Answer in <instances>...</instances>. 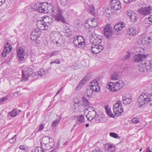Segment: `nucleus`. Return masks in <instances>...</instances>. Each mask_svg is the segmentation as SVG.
Here are the masks:
<instances>
[{
	"label": "nucleus",
	"mask_w": 152,
	"mask_h": 152,
	"mask_svg": "<svg viewBox=\"0 0 152 152\" xmlns=\"http://www.w3.org/2000/svg\"><path fill=\"white\" fill-rule=\"evenodd\" d=\"M49 19L48 16H46L43 20H39L37 22V26L38 28L40 30H46L48 28V26L50 24V22L45 21L46 20Z\"/></svg>",
	"instance_id": "obj_1"
},
{
	"label": "nucleus",
	"mask_w": 152,
	"mask_h": 152,
	"mask_svg": "<svg viewBox=\"0 0 152 152\" xmlns=\"http://www.w3.org/2000/svg\"><path fill=\"white\" fill-rule=\"evenodd\" d=\"M152 68V59L150 61H146L139 66V70L140 72H147Z\"/></svg>",
	"instance_id": "obj_2"
},
{
	"label": "nucleus",
	"mask_w": 152,
	"mask_h": 152,
	"mask_svg": "<svg viewBox=\"0 0 152 152\" xmlns=\"http://www.w3.org/2000/svg\"><path fill=\"white\" fill-rule=\"evenodd\" d=\"M89 39L90 42L93 45H99L102 42V36L93 33L89 36Z\"/></svg>",
	"instance_id": "obj_3"
},
{
	"label": "nucleus",
	"mask_w": 152,
	"mask_h": 152,
	"mask_svg": "<svg viewBox=\"0 0 152 152\" xmlns=\"http://www.w3.org/2000/svg\"><path fill=\"white\" fill-rule=\"evenodd\" d=\"M122 104L120 101H118L113 106V110L115 115L118 116L121 115L123 112Z\"/></svg>",
	"instance_id": "obj_4"
},
{
	"label": "nucleus",
	"mask_w": 152,
	"mask_h": 152,
	"mask_svg": "<svg viewBox=\"0 0 152 152\" xmlns=\"http://www.w3.org/2000/svg\"><path fill=\"white\" fill-rule=\"evenodd\" d=\"M147 93L142 92L139 97L138 99V102L140 106H142L146 103L148 102L149 101H150L149 99V97Z\"/></svg>",
	"instance_id": "obj_5"
},
{
	"label": "nucleus",
	"mask_w": 152,
	"mask_h": 152,
	"mask_svg": "<svg viewBox=\"0 0 152 152\" xmlns=\"http://www.w3.org/2000/svg\"><path fill=\"white\" fill-rule=\"evenodd\" d=\"M112 28L110 25L105 26L104 29V36L107 38L110 39L113 34Z\"/></svg>",
	"instance_id": "obj_6"
},
{
	"label": "nucleus",
	"mask_w": 152,
	"mask_h": 152,
	"mask_svg": "<svg viewBox=\"0 0 152 152\" xmlns=\"http://www.w3.org/2000/svg\"><path fill=\"white\" fill-rule=\"evenodd\" d=\"M146 56L145 55H142L140 54H137L134 56L133 58V61L138 62L142 61V63L139 65L138 67L139 69V66L143 63L144 61H147L145 60Z\"/></svg>",
	"instance_id": "obj_7"
},
{
	"label": "nucleus",
	"mask_w": 152,
	"mask_h": 152,
	"mask_svg": "<svg viewBox=\"0 0 152 152\" xmlns=\"http://www.w3.org/2000/svg\"><path fill=\"white\" fill-rule=\"evenodd\" d=\"M151 7L149 6L147 7H141L138 10V12L141 15L144 16L151 13Z\"/></svg>",
	"instance_id": "obj_8"
},
{
	"label": "nucleus",
	"mask_w": 152,
	"mask_h": 152,
	"mask_svg": "<svg viewBox=\"0 0 152 152\" xmlns=\"http://www.w3.org/2000/svg\"><path fill=\"white\" fill-rule=\"evenodd\" d=\"M17 57L19 61H24L26 53L23 48L22 47H20L17 49Z\"/></svg>",
	"instance_id": "obj_9"
},
{
	"label": "nucleus",
	"mask_w": 152,
	"mask_h": 152,
	"mask_svg": "<svg viewBox=\"0 0 152 152\" xmlns=\"http://www.w3.org/2000/svg\"><path fill=\"white\" fill-rule=\"evenodd\" d=\"M112 10L117 11L121 8V5L120 2L117 0H113L110 3Z\"/></svg>",
	"instance_id": "obj_10"
},
{
	"label": "nucleus",
	"mask_w": 152,
	"mask_h": 152,
	"mask_svg": "<svg viewBox=\"0 0 152 152\" xmlns=\"http://www.w3.org/2000/svg\"><path fill=\"white\" fill-rule=\"evenodd\" d=\"M93 54H97L101 52L103 49V47L98 45H93L91 48Z\"/></svg>",
	"instance_id": "obj_11"
},
{
	"label": "nucleus",
	"mask_w": 152,
	"mask_h": 152,
	"mask_svg": "<svg viewBox=\"0 0 152 152\" xmlns=\"http://www.w3.org/2000/svg\"><path fill=\"white\" fill-rule=\"evenodd\" d=\"M57 12V13L54 16L55 20L58 21H60L64 23H66V20L61 13V10L60 9H58Z\"/></svg>",
	"instance_id": "obj_12"
},
{
	"label": "nucleus",
	"mask_w": 152,
	"mask_h": 152,
	"mask_svg": "<svg viewBox=\"0 0 152 152\" xmlns=\"http://www.w3.org/2000/svg\"><path fill=\"white\" fill-rule=\"evenodd\" d=\"M41 31L38 28L34 29L32 32L31 35V39L32 40H36L40 35Z\"/></svg>",
	"instance_id": "obj_13"
},
{
	"label": "nucleus",
	"mask_w": 152,
	"mask_h": 152,
	"mask_svg": "<svg viewBox=\"0 0 152 152\" xmlns=\"http://www.w3.org/2000/svg\"><path fill=\"white\" fill-rule=\"evenodd\" d=\"M98 24V23L96 19L93 18V19L87 21L85 23V26L86 27L88 26H92L94 28V27H96Z\"/></svg>",
	"instance_id": "obj_14"
},
{
	"label": "nucleus",
	"mask_w": 152,
	"mask_h": 152,
	"mask_svg": "<svg viewBox=\"0 0 152 152\" xmlns=\"http://www.w3.org/2000/svg\"><path fill=\"white\" fill-rule=\"evenodd\" d=\"M127 15L131 20V21L135 22L136 21L138 18L137 14L132 10H129L127 11Z\"/></svg>",
	"instance_id": "obj_15"
},
{
	"label": "nucleus",
	"mask_w": 152,
	"mask_h": 152,
	"mask_svg": "<svg viewBox=\"0 0 152 152\" xmlns=\"http://www.w3.org/2000/svg\"><path fill=\"white\" fill-rule=\"evenodd\" d=\"M32 69L29 68H28L27 70L23 71L22 78L23 80L25 81L28 80V77L32 73Z\"/></svg>",
	"instance_id": "obj_16"
},
{
	"label": "nucleus",
	"mask_w": 152,
	"mask_h": 152,
	"mask_svg": "<svg viewBox=\"0 0 152 152\" xmlns=\"http://www.w3.org/2000/svg\"><path fill=\"white\" fill-rule=\"evenodd\" d=\"M91 87V89L87 91V95L88 97H90L91 96L93 91L98 92L100 90V88L98 85L93 86Z\"/></svg>",
	"instance_id": "obj_17"
},
{
	"label": "nucleus",
	"mask_w": 152,
	"mask_h": 152,
	"mask_svg": "<svg viewBox=\"0 0 152 152\" xmlns=\"http://www.w3.org/2000/svg\"><path fill=\"white\" fill-rule=\"evenodd\" d=\"M122 100L124 104H129L132 101V98L130 96H127L126 94L123 96Z\"/></svg>",
	"instance_id": "obj_18"
},
{
	"label": "nucleus",
	"mask_w": 152,
	"mask_h": 152,
	"mask_svg": "<svg viewBox=\"0 0 152 152\" xmlns=\"http://www.w3.org/2000/svg\"><path fill=\"white\" fill-rule=\"evenodd\" d=\"M115 86L113 82H110L108 85L109 89L113 92L116 91L120 89V88Z\"/></svg>",
	"instance_id": "obj_19"
},
{
	"label": "nucleus",
	"mask_w": 152,
	"mask_h": 152,
	"mask_svg": "<svg viewBox=\"0 0 152 152\" xmlns=\"http://www.w3.org/2000/svg\"><path fill=\"white\" fill-rule=\"evenodd\" d=\"M96 114V111L94 109L93 110L88 112L86 115V118L88 121H91L92 120H91V118L94 117Z\"/></svg>",
	"instance_id": "obj_20"
},
{
	"label": "nucleus",
	"mask_w": 152,
	"mask_h": 152,
	"mask_svg": "<svg viewBox=\"0 0 152 152\" xmlns=\"http://www.w3.org/2000/svg\"><path fill=\"white\" fill-rule=\"evenodd\" d=\"M87 79L86 77H85L82 79L77 84L75 88L76 91L78 90V89H80L82 86L87 81Z\"/></svg>",
	"instance_id": "obj_21"
},
{
	"label": "nucleus",
	"mask_w": 152,
	"mask_h": 152,
	"mask_svg": "<svg viewBox=\"0 0 152 152\" xmlns=\"http://www.w3.org/2000/svg\"><path fill=\"white\" fill-rule=\"evenodd\" d=\"M124 28V25L123 23H118L115 25L114 27V28L115 30L118 31H119L121 30Z\"/></svg>",
	"instance_id": "obj_22"
},
{
	"label": "nucleus",
	"mask_w": 152,
	"mask_h": 152,
	"mask_svg": "<svg viewBox=\"0 0 152 152\" xmlns=\"http://www.w3.org/2000/svg\"><path fill=\"white\" fill-rule=\"evenodd\" d=\"M75 37L80 44H83V45L81 46V47L84 48L86 45L84 38L81 36H77Z\"/></svg>",
	"instance_id": "obj_23"
},
{
	"label": "nucleus",
	"mask_w": 152,
	"mask_h": 152,
	"mask_svg": "<svg viewBox=\"0 0 152 152\" xmlns=\"http://www.w3.org/2000/svg\"><path fill=\"white\" fill-rule=\"evenodd\" d=\"M53 43L56 44L57 46L60 47L64 44V41L63 40L62 38L60 36L58 38V39H57L54 42H53Z\"/></svg>",
	"instance_id": "obj_24"
},
{
	"label": "nucleus",
	"mask_w": 152,
	"mask_h": 152,
	"mask_svg": "<svg viewBox=\"0 0 152 152\" xmlns=\"http://www.w3.org/2000/svg\"><path fill=\"white\" fill-rule=\"evenodd\" d=\"M59 34L56 32H52L50 34V38L52 41L53 42H54L60 37Z\"/></svg>",
	"instance_id": "obj_25"
},
{
	"label": "nucleus",
	"mask_w": 152,
	"mask_h": 152,
	"mask_svg": "<svg viewBox=\"0 0 152 152\" xmlns=\"http://www.w3.org/2000/svg\"><path fill=\"white\" fill-rule=\"evenodd\" d=\"M122 73L121 72H116L112 76L111 79L113 80H117L120 79L122 76Z\"/></svg>",
	"instance_id": "obj_26"
},
{
	"label": "nucleus",
	"mask_w": 152,
	"mask_h": 152,
	"mask_svg": "<svg viewBox=\"0 0 152 152\" xmlns=\"http://www.w3.org/2000/svg\"><path fill=\"white\" fill-rule=\"evenodd\" d=\"M20 111V110H19L17 108H15L13 109L11 111L9 112V114L12 117H14L17 115Z\"/></svg>",
	"instance_id": "obj_27"
},
{
	"label": "nucleus",
	"mask_w": 152,
	"mask_h": 152,
	"mask_svg": "<svg viewBox=\"0 0 152 152\" xmlns=\"http://www.w3.org/2000/svg\"><path fill=\"white\" fill-rule=\"evenodd\" d=\"M106 149L108 152H113L115 150V147L113 145L108 144L106 146Z\"/></svg>",
	"instance_id": "obj_28"
},
{
	"label": "nucleus",
	"mask_w": 152,
	"mask_h": 152,
	"mask_svg": "<svg viewBox=\"0 0 152 152\" xmlns=\"http://www.w3.org/2000/svg\"><path fill=\"white\" fill-rule=\"evenodd\" d=\"M137 32L136 28L135 27H131L129 29L128 33L129 35L132 36L136 34Z\"/></svg>",
	"instance_id": "obj_29"
},
{
	"label": "nucleus",
	"mask_w": 152,
	"mask_h": 152,
	"mask_svg": "<svg viewBox=\"0 0 152 152\" xmlns=\"http://www.w3.org/2000/svg\"><path fill=\"white\" fill-rule=\"evenodd\" d=\"M84 116L83 115H81L77 117V123L78 124H80L84 121Z\"/></svg>",
	"instance_id": "obj_30"
},
{
	"label": "nucleus",
	"mask_w": 152,
	"mask_h": 152,
	"mask_svg": "<svg viewBox=\"0 0 152 152\" xmlns=\"http://www.w3.org/2000/svg\"><path fill=\"white\" fill-rule=\"evenodd\" d=\"M105 109L107 114L108 116L114 118L115 117V115L112 113L111 111V109L108 108L107 106L105 107Z\"/></svg>",
	"instance_id": "obj_31"
},
{
	"label": "nucleus",
	"mask_w": 152,
	"mask_h": 152,
	"mask_svg": "<svg viewBox=\"0 0 152 152\" xmlns=\"http://www.w3.org/2000/svg\"><path fill=\"white\" fill-rule=\"evenodd\" d=\"M92 121H94V122L95 124L98 123L100 122V119L99 116L98 115H96L91 118Z\"/></svg>",
	"instance_id": "obj_32"
},
{
	"label": "nucleus",
	"mask_w": 152,
	"mask_h": 152,
	"mask_svg": "<svg viewBox=\"0 0 152 152\" xmlns=\"http://www.w3.org/2000/svg\"><path fill=\"white\" fill-rule=\"evenodd\" d=\"M44 139H45L46 140H48L49 141L51 140V141L49 143H48L49 145V147L51 148H52L54 146V143L53 142V139L52 138H49V137H45Z\"/></svg>",
	"instance_id": "obj_33"
},
{
	"label": "nucleus",
	"mask_w": 152,
	"mask_h": 152,
	"mask_svg": "<svg viewBox=\"0 0 152 152\" xmlns=\"http://www.w3.org/2000/svg\"><path fill=\"white\" fill-rule=\"evenodd\" d=\"M62 118L61 115H60L59 116V119H57L54 121L52 124V126L53 127H55L60 122L61 119Z\"/></svg>",
	"instance_id": "obj_34"
},
{
	"label": "nucleus",
	"mask_w": 152,
	"mask_h": 152,
	"mask_svg": "<svg viewBox=\"0 0 152 152\" xmlns=\"http://www.w3.org/2000/svg\"><path fill=\"white\" fill-rule=\"evenodd\" d=\"M117 87L120 88V89L124 85V83L121 80H119L118 81L114 83Z\"/></svg>",
	"instance_id": "obj_35"
},
{
	"label": "nucleus",
	"mask_w": 152,
	"mask_h": 152,
	"mask_svg": "<svg viewBox=\"0 0 152 152\" xmlns=\"http://www.w3.org/2000/svg\"><path fill=\"white\" fill-rule=\"evenodd\" d=\"M73 42L74 45L78 47V48L81 47V46L82 45V44H80L75 37L74 38V40H73Z\"/></svg>",
	"instance_id": "obj_36"
},
{
	"label": "nucleus",
	"mask_w": 152,
	"mask_h": 152,
	"mask_svg": "<svg viewBox=\"0 0 152 152\" xmlns=\"http://www.w3.org/2000/svg\"><path fill=\"white\" fill-rule=\"evenodd\" d=\"M9 51L8 49L5 48V49L4 48L3 52L1 54L2 56L3 57H6L7 54L9 53Z\"/></svg>",
	"instance_id": "obj_37"
},
{
	"label": "nucleus",
	"mask_w": 152,
	"mask_h": 152,
	"mask_svg": "<svg viewBox=\"0 0 152 152\" xmlns=\"http://www.w3.org/2000/svg\"><path fill=\"white\" fill-rule=\"evenodd\" d=\"M88 11L93 15H95L94 9L93 6H89L88 8Z\"/></svg>",
	"instance_id": "obj_38"
},
{
	"label": "nucleus",
	"mask_w": 152,
	"mask_h": 152,
	"mask_svg": "<svg viewBox=\"0 0 152 152\" xmlns=\"http://www.w3.org/2000/svg\"><path fill=\"white\" fill-rule=\"evenodd\" d=\"M98 84L99 83L96 80H94L90 83V87H91L93 86H98Z\"/></svg>",
	"instance_id": "obj_39"
},
{
	"label": "nucleus",
	"mask_w": 152,
	"mask_h": 152,
	"mask_svg": "<svg viewBox=\"0 0 152 152\" xmlns=\"http://www.w3.org/2000/svg\"><path fill=\"white\" fill-rule=\"evenodd\" d=\"M109 135L111 137H113L115 138H120V137H118V135L115 132H110L109 133Z\"/></svg>",
	"instance_id": "obj_40"
},
{
	"label": "nucleus",
	"mask_w": 152,
	"mask_h": 152,
	"mask_svg": "<svg viewBox=\"0 0 152 152\" xmlns=\"http://www.w3.org/2000/svg\"><path fill=\"white\" fill-rule=\"evenodd\" d=\"M4 48L5 49H9V51H11L12 49V46L7 42L5 44Z\"/></svg>",
	"instance_id": "obj_41"
},
{
	"label": "nucleus",
	"mask_w": 152,
	"mask_h": 152,
	"mask_svg": "<svg viewBox=\"0 0 152 152\" xmlns=\"http://www.w3.org/2000/svg\"><path fill=\"white\" fill-rule=\"evenodd\" d=\"M40 8L38 11L42 13H47L48 12L44 8H43L42 7V6L41 4H40Z\"/></svg>",
	"instance_id": "obj_42"
},
{
	"label": "nucleus",
	"mask_w": 152,
	"mask_h": 152,
	"mask_svg": "<svg viewBox=\"0 0 152 152\" xmlns=\"http://www.w3.org/2000/svg\"><path fill=\"white\" fill-rule=\"evenodd\" d=\"M86 28V29H88V31L89 32H92V33H94V32L96 27H94V28L92 26H88V27Z\"/></svg>",
	"instance_id": "obj_43"
},
{
	"label": "nucleus",
	"mask_w": 152,
	"mask_h": 152,
	"mask_svg": "<svg viewBox=\"0 0 152 152\" xmlns=\"http://www.w3.org/2000/svg\"><path fill=\"white\" fill-rule=\"evenodd\" d=\"M40 7V4H36L32 6V8L35 11H38Z\"/></svg>",
	"instance_id": "obj_44"
},
{
	"label": "nucleus",
	"mask_w": 152,
	"mask_h": 152,
	"mask_svg": "<svg viewBox=\"0 0 152 152\" xmlns=\"http://www.w3.org/2000/svg\"><path fill=\"white\" fill-rule=\"evenodd\" d=\"M132 121L134 124H137L139 122V119L137 118H134L132 119Z\"/></svg>",
	"instance_id": "obj_45"
},
{
	"label": "nucleus",
	"mask_w": 152,
	"mask_h": 152,
	"mask_svg": "<svg viewBox=\"0 0 152 152\" xmlns=\"http://www.w3.org/2000/svg\"><path fill=\"white\" fill-rule=\"evenodd\" d=\"M58 53L59 52L58 51H55L50 53V54L48 55V56L49 57H50L53 56H56L58 55Z\"/></svg>",
	"instance_id": "obj_46"
},
{
	"label": "nucleus",
	"mask_w": 152,
	"mask_h": 152,
	"mask_svg": "<svg viewBox=\"0 0 152 152\" xmlns=\"http://www.w3.org/2000/svg\"><path fill=\"white\" fill-rule=\"evenodd\" d=\"M45 72L43 69H41L38 72V75H40L41 76H42L43 75H45Z\"/></svg>",
	"instance_id": "obj_47"
},
{
	"label": "nucleus",
	"mask_w": 152,
	"mask_h": 152,
	"mask_svg": "<svg viewBox=\"0 0 152 152\" xmlns=\"http://www.w3.org/2000/svg\"><path fill=\"white\" fill-rule=\"evenodd\" d=\"M16 135H14L13 137H12L9 140V142L10 143H12L14 142H15L16 140Z\"/></svg>",
	"instance_id": "obj_48"
},
{
	"label": "nucleus",
	"mask_w": 152,
	"mask_h": 152,
	"mask_svg": "<svg viewBox=\"0 0 152 152\" xmlns=\"http://www.w3.org/2000/svg\"><path fill=\"white\" fill-rule=\"evenodd\" d=\"M130 56V54L129 52H127L126 55L124 56L123 58L124 61H125L128 59Z\"/></svg>",
	"instance_id": "obj_49"
},
{
	"label": "nucleus",
	"mask_w": 152,
	"mask_h": 152,
	"mask_svg": "<svg viewBox=\"0 0 152 152\" xmlns=\"http://www.w3.org/2000/svg\"><path fill=\"white\" fill-rule=\"evenodd\" d=\"M145 20H148V21L149 23H149V24H151L152 23V15H150L148 18H145Z\"/></svg>",
	"instance_id": "obj_50"
},
{
	"label": "nucleus",
	"mask_w": 152,
	"mask_h": 152,
	"mask_svg": "<svg viewBox=\"0 0 152 152\" xmlns=\"http://www.w3.org/2000/svg\"><path fill=\"white\" fill-rule=\"evenodd\" d=\"M65 32L70 35L71 34V30L68 27L66 29L65 31Z\"/></svg>",
	"instance_id": "obj_51"
},
{
	"label": "nucleus",
	"mask_w": 152,
	"mask_h": 152,
	"mask_svg": "<svg viewBox=\"0 0 152 152\" xmlns=\"http://www.w3.org/2000/svg\"><path fill=\"white\" fill-rule=\"evenodd\" d=\"M56 63L58 64H59L60 63V61L58 59H57L56 60H52L50 62V64H52L53 63Z\"/></svg>",
	"instance_id": "obj_52"
},
{
	"label": "nucleus",
	"mask_w": 152,
	"mask_h": 152,
	"mask_svg": "<svg viewBox=\"0 0 152 152\" xmlns=\"http://www.w3.org/2000/svg\"><path fill=\"white\" fill-rule=\"evenodd\" d=\"M43 144H44L45 146L46 147L45 149L46 150H48L50 149V148L49 147V145L48 144L45 143V142H43Z\"/></svg>",
	"instance_id": "obj_53"
},
{
	"label": "nucleus",
	"mask_w": 152,
	"mask_h": 152,
	"mask_svg": "<svg viewBox=\"0 0 152 152\" xmlns=\"http://www.w3.org/2000/svg\"><path fill=\"white\" fill-rule=\"evenodd\" d=\"M79 105L78 103H77L76 102H75V104L74 105L75 109H77V110L80 109V107H79Z\"/></svg>",
	"instance_id": "obj_54"
},
{
	"label": "nucleus",
	"mask_w": 152,
	"mask_h": 152,
	"mask_svg": "<svg viewBox=\"0 0 152 152\" xmlns=\"http://www.w3.org/2000/svg\"><path fill=\"white\" fill-rule=\"evenodd\" d=\"M0 99L1 100L0 102L1 104L3 102H5L7 100V98L6 97H3L1 98H0Z\"/></svg>",
	"instance_id": "obj_55"
},
{
	"label": "nucleus",
	"mask_w": 152,
	"mask_h": 152,
	"mask_svg": "<svg viewBox=\"0 0 152 152\" xmlns=\"http://www.w3.org/2000/svg\"><path fill=\"white\" fill-rule=\"evenodd\" d=\"M146 38L147 39H146V40H145V41H147V42L148 43H150L152 42V40L151 37H148V38L146 37Z\"/></svg>",
	"instance_id": "obj_56"
},
{
	"label": "nucleus",
	"mask_w": 152,
	"mask_h": 152,
	"mask_svg": "<svg viewBox=\"0 0 152 152\" xmlns=\"http://www.w3.org/2000/svg\"><path fill=\"white\" fill-rule=\"evenodd\" d=\"M92 152H103L100 149L98 148H96L94 150L92 151Z\"/></svg>",
	"instance_id": "obj_57"
},
{
	"label": "nucleus",
	"mask_w": 152,
	"mask_h": 152,
	"mask_svg": "<svg viewBox=\"0 0 152 152\" xmlns=\"http://www.w3.org/2000/svg\"><path fill=\"white\" fill-rule=\"evenodd\" d=\"M19 148L21 150L26 151V148H25V145H20L19 146Z\"/></svg>",
	"instance_id": "obj_58"
},
{
	"label": "nucleus",
	"mask_w": 152,
	"mask_h": 152,
	"mask_svg": "<svg viewBox=\"0 0 152 152\" xmlns=\"http://www.w3.org/2000/svg\"><path fill=\"white\" fill-rule=\"evenodd\" d=\"M44 127L43 125L42 124H41L38 130L39 131H41L43 129Z\"/></svg>",
	"instance_id": "obj_59"
},
{
	"label": "nucleus",
	"mask_w": 152,
	"mask_h": 152,
	"mask_svg": "<svg viewBox=\"0 0 152 152\" xmlns=\"http://www.w3.org/2000/svg\"><path fill=\"white\" fill-rule=\"evenodd\" d=\"M84 101H86V103L85 104V106H87L89 105V102L86 99H85V100H83V102H84Z\"/></svg>",
	"instance_id": "obj_60"
},
{
	"label": "nucleus",
	"mask_w": 152,
	"mask_h": 152,
	"mask_svg": "<svg viewBox=\"0 0 152 152\" xmlns=\"http://www.w3.org/2000/svg\"><path fill=\"white\" fill-rule=\"evenodd\" d=\"M151 97L149 98V99L150 100V101H149L148 102L151 105H152V94H151Z\"/></svg>",
	"instance_id": "obj_61"
},
{
	"label": "nucleus",
	"mask_w": 152,
	"mask_h": 152,
	"mask_svg": "<svg viewBox=\"0 0 152 152\" xmlns=\"http://www.w3.org/2000/svg\"><path fill=\"white\" fill-rule=\"evenodd\" d=\"M133 0H124V2L126 3H128L132 1Z\"/></svg>",
	"instance_id": "obj_62"
},
{
	"label": "nucleus",
	"mask_w": 152,
	"mask_h": 152,
	"mask_svg": "<svg viewBox=\"0 0 152 152\" xmlns=\"http://www.w3.org/2000/svg\"><path fill=\"white\" fill-rule=\"evenodd\" d=\"M6 0H0V3L1 4H0V6H1L5 1Z\"/></svg>",
	"instance_id": "obj_63"
},
{
	"label": "nucleus",
	"mask_w": 152,
	"mask_h": 152,
	"mask_svg": "<svg viewBox=\"0 0 152 152\" xmlns=\"http://www.w3.org/2000/svg\"><path fill=\"white\" fill-rule=\"evenodd\" d=\"M50 11H51L50 12L52 13L53 14L55 13V9L54 8H52L51 10H50Z\"/></svg>",
	"instance_id": "obj_64"
}]
</instances>
